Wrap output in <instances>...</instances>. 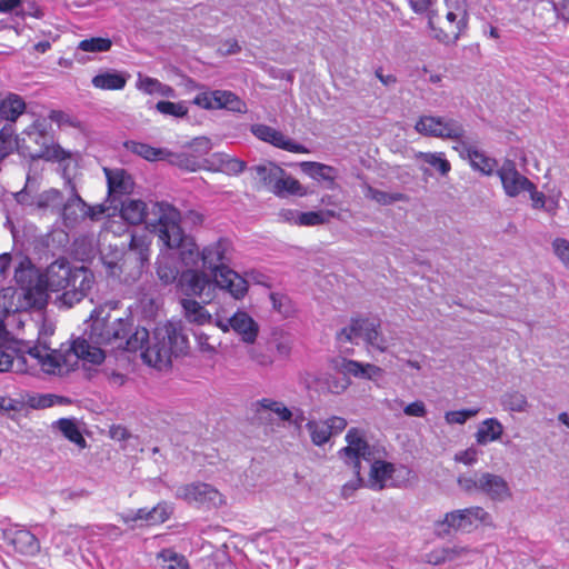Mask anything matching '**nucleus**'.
Listing matches in <instances>:
<instances>
[{
	"mask_svg": "<svg viewBox=\"0 0 569 569\" xmlns=\"http://www.w3.org/2000/svg\"><path fill=\"white\" fill-rule=\"evenodd\" d=\"M131 329V323L122 318H96L90 325L88 339L79 337L73 340L68 355L62 356L51 351L44 345H34L27 350L28 357L36 362L47 373H54L62 365H71L69 358L74 356L78 360H83L92 365H100L104 360V352L100 348L101 345H111L119 342V347L123 345V340Z\"/></svg>",
	"mask_w": 569,
	"mask_h": 569,
	"instance_id": "f257e3e1",
	"label": "nucleus"
},
{
	"mask_svg": "<svg viewBox=\"0 0 569 569\" xmlns=\"http://www.w3.org/2000/svg\"><path fill=\"white\" fill-rule=\"evenodd\" d=\"M121 217L130 224L144 223L167 248H183V259L197 254L192 238L180 226V212L166 202L147 204L142 200L128 199L121 202Z\"/></svg>",
	"mask_w": 569,
	"mask_h": 569,
	"instance_id": "f03ea898",
	"label": "nucleus"
},
{
	"mask_svg": "<svg viewBox=\"0 0 569 569\" xmlns=\"http://www.w3.org/2000/svg\"><path fill=\"white\" fill-rule=\"evenodd\" d=\"M123 343L127 351L141 350L144 363L159 370L169 368L173 358L186 355L188 350L187 336L180 326L172 322L157 327L151 338L146 328H137Z\"/></svg>",
	"mask_w": 569,
	"mask_h": 569,
	"instance_id": "7ed1b4c3",
	"label": "nucleus"
},
{
	"mask_svg": "<svg viewBox=\"0 0 569 569\" xmlns=\"http://www.w3.org/2000/svg\"><path fill=\"white\" fill-rule=\"evenodd\" d=\"M46 292H56L54 303L58 307L71 308L80 302L92 287V277L87 269L72 270L69 262L61 258L53 261L41 274Z\"/></svg>",
	"mask_w": 569,
	"mask_h": 569,
	"instance_id": "20e7f679",
	"label": "nucleus"
},
{
	"mask_svg": "<svg viewBox=\"0 0 569 569\" xmlns=\"http://www.w3.org/2000/svg\"><path fill=\"white\" fill-rule=\"evenodd\" d=\"M14 280L20 288L17 290L11 287L2 288L0 290L2 299L13 301V298L17 297L16 309L32 308L41 310L47 306L48 293L42 286L41 274H38L29 260L20 261L19 266L14 268Z\"/></svg>",
	"mask_w": 569,
	"mask_h": 569,
	"instance_id": "39448f33",
	"label": "nucleus"
},
{
	"mask_svg": "<svg viewBox=\"0 0 569 569\" xmlns=\"http://www.w3.org/2000/svg\"><path fill=\"white\" fill-rule=\"evenodd\" d=\"M18 150L31 159L62 161L70 157L69 152L54 144L53 136L47 129V124L41 121L32 123L23 131Z\"/></svg>",
	"mask_w": 569,
	"mask_h": 569,
	"instance_id": "423d86ee",
	"label": "nucleus"
},
{
	"mask_svg": "<svg viewBox=\"0 0 569 569\" xmlns=\"http://www.w3.org/2000/svg\"><path fill=\"white\" fill-rule=\"evenodd\" d=\"M457 483L465 493H480L492 502H505L512 498V490L508 481L502 476L489 471L460 475Z\"/></svg>",
	"mask_w": 569,
	"mask_h": 569,
	"instance_id": "0eeeda50",
	"label": "nucleus"
},
{
	"mask_svg": "<svg viewBox=\"0 0 569 569\" xmlns=\"http://www.w3.org/2000/svg\"><path fill=\"white\" fill-rule=\"evenodd\" d=\"M379 327L380 323L376 319H351L350 325L337 333V341L342 347L346 342L358 343L359 340H363L368 346L379 351H385L387 349V341L379 331Z\"/></svg>",
	"mask_w": 569,
	"mask_h": 569,
	"instance_id": "6e6552de",
	"label": "nucleus"
},
{
	"mask_svg": "<svg viewBox=\"0 0 569 569\" xmlns=\"http://www.w3.org/2000/svg\"><path fill=\"white\" fill-rule=\"evenodd\" d=\"M415 129L422 136L457 141L458 144L465 138L463 124L453 118L421 116L416 122Z\"/></svg>",
	"mask_w": 569,
	"mask_h": 569,
	"instance_id": "1a4fd4ad",
	"label": "nucleus"
},
{
	"mask_svg": "<svg viewBox=\"0 0 569 569\" xmlns=\"http://www.w3.org/2000/svg\"><path fill=\"white\" fill-rule=\"evenodd\" d=\"M479 525L493 527L492 516L480 506L447 512L443 521L440 523L445 528L443 533H449L451 529L470 531Z\"/></svg>",
	"mask_w": 569,
	"mask_h": 569,
	"instance_id": "9d476101",
	"label": "nucleus"
},
{
	"mask_svg": "<svg viewBox=\"0 0 569 569\" xmlns=\"http://www.w3.org/2000/svg\"><path fill=\"white\" fill-rule=\"evenodd\" d=\"M347 446L338 451L339 457L349 465L355 475L361 473V459L371 460V447L366 440L365 432L358 428H350L346 433Z\"/></svg>",
	"mask_w": 569,
	"mask_h": 569,
	"instance_id": "9b49d317",
	"label": "nucleus"
},
{
	"mask_svg": "<svg viewBox=\"0 0 569 569\" xmlns=\"http://www.w3.org/2000/svg\"><path fill=\"white\" fill-rule=\"evenodd\" d=\"M194 246H197L194 243ZM180 250L181 260L186 266H196L198 260L201 259L202 267L210 270L212 273L217 272L218 269L222 266H227V262L230 261L229 257V241L226 239H220L214 243H211L203 248L201 253L196 247L197 254L190 256L188 254L186 260L183 259V248H178Z\"/></svg>",
	"mask_w": 569,
	"mask_h": 569,
	"instance_id": "f8f14e48",
	"label": "nucleus"
},
{
	"mask_svg": "<svg viewBox=\"0 0 569 569\" xmlns=\"http://www.w3.org/2000/svg\"><path fill=\"white\" fill-rule=\"evenodd\" d=\"M177 498L189 503H197L208 508H217L223 501L222 495L211 485L204 482H192L177 488Z\"/></svg>",
	"mask_w": 569,
	"mask_h": 569,
	"instance_id": "ddd939ff",
	"label": "nucleus"
},
{
	"mask_svg": "<svg viewBox=\"0 0 569 569\" xmlns=\"http://www.w3.org/2000/svg\"><path fill=\"white\" fill-rule=\"evenodd\" d=\"M348 422L345 418L332 416L326 420H309L306 423V429L310 435L311 442L315 446L321 447L326 445L335 435L342 432Z\"/></svg>",
	"mask_w": 569,
	"mask_h": 569,
	"instance_id": "4468645a",
	"label": "nucleus"
},
{
	"mask_svg": "<svg viewBox=\"0 0 569 569\" xmlns=\"http://www.w3.org/2000/svg\"><path fill=\"white\" fill-rule=\"evenodd\" d=\"M478 140L473 136L466 134L461 142L455 147L462 158H467L475 170L482 172L486 176L492 174L497 167V161L493 158L486 156L477 149Z\"/></svg>",
	"mask_w": 569,
	"mask_h": 569,
	"instance_id": "2eb2a0df",
	"label": "nucleus"
},
{
	"mask_svg": "<svg viewBox=\"0 0 569 569\" xmlns=\"http://www.w3.org/2000/svg\"><path fill=\"white\" fill-rule=\"evenodd\" d=\"M437 13L428 12V27L431 30V37L443 44H455L468 26H461L460 17L457 13L448 11L446 14L447 28L436 26Z\"/></svg>",
	"mask_w": 569,
	"mask_h": 569,
	"instance_id": "dca6fc26",
	"label": "nucleus"
},
{
	"mask_svg": "<svg viewBox=\"0 0 569 569\" xmlns=\"http://www.w3.org/2000/svg\"><path fill=\"white\" fill-rule=\"evenodd\" d=\"M497 174L501 180L506 194L511 198L519 196L522 191H527V189L533 188V182L517 170L516 163L512 160H505L497 170Z\"/></svg>",
	"mask_w": 569,
	"mask_h": 569,
	"instance_id": "f3484780",
	"label": "nucleus"
},
{
	"mask_svg": "<svg viewBox=\"0 0 569 569\" xmlns=\"http://www.w3.org/2000/svg\"><path fill=\"white\" fill-rule=\"evenodd\" d=\"M3 540L21 555L33 556L40 550L38 538L31 531L19 526L3 530Z\"/></svg>",
	"mask_w": 569,
	"mask_h": 569,
	"instance_id": "a211bd4d",
	"label": "nucleus"
},
{
	"mask_svg": "<svg viewBox=\"0 0 569 569\" xmlns=\"http://www.w3.org/2000/svg\"><path fill=\"white\" fill-rule=\"evenodd\" d=\"M217 287L226 290L236 300L242 299L248 292V280L228 266H222L212 273Z\"/></svg>",
	"mask_w": 569,
	"mask_h": 569,
	"instance_id": "6ab92c4d",
	"label": "nucleus"
},
{
	"mask_svg": "<svg viewBox=\"0 0 569 569\" xmlns=\"http://www.w3.org/2000/svg\"><path fill=\"white\" fill-rule=\"evenodd\" d=\"M217 287L226 290L236 300L242 299L248 292V280L228 266H222L212 273Z\"/></svg>",
	"mask_w": 569,
	"mask_h": 569,
	"instance_id": "aec40b11",
	"label": "nucleus"
},
{
	"mask_svg": "<svg viewBox=\"0 0 569 569\" xmlns=\"http://www.w3.org/2000/svg\"><path fill=\"white\" fill-rule=\"evenodd\" d=\"M251 132L259 140L268 142L279 149L295 153L308 152V149L305 146L296 143L295 141L288 139L282 132L270 126L253 124L251 127Z\"/></svg>",
	"mask_w": 569,
	"mask_h": 569,
	"instance_id": "412c9836",
	"label": "nucleus"
},
{
	"mask_svg": "<svg viewBox=\"0 0 569 569\" xmlns=\"http://www.w3.org/2000/svg\"><path fill=\"white\" fill-rule=\"evenodd\" d=\"M66 186L69 189L70 196L67 201L63 200L60 216L66 224L73 223L83 213H89V204L79 196L76 184L71 179H67Z\"/></svg>",
	"mask_w": 569,
	"mask_h": 569,
	"instance_id": "4be33fe9",
	"label": "nucleus"
},
{
	"mask_svg": "<svg viewBox=\"0 0 569 569\" xmlns=\"http://www.w3.org/2000/svg\"><path fill=\"white\" fill-rule=\"evenodd\" d=\"M103 171L107 178L109 197L116 199L132 192L134 183L131 176L124 169L104 168Z\"/></svg>",
	"mask_w": 569,
	"mask_h": 569,
	"instance_id": "5701e85b",
	"label": "nucleus"
},
{
	"mask_svg": "<svg viewBox=\"0 0 569 569\" xmlns=\"http://www.w3.org/2000/svg\"><path fill=\"white\" fill-rule=\"evenodd\" d=\"M473 551L463 546H446L435 548L426 553L425 561L429 565L439 566L447 562H456L468 558Z\"/></svg>",
	"mask_w": 569,
	"mask_h": 569,
	"instance_id": "b1692460",
	"label": "nucleus"
},
{
	"mask_svg": "<svg viewBox=\"0 0 569 569\" xmlns=\"http://www.w3.org/2000/svg\"><path fill=\"white\" fill-rule=\"evenodd\" d=\"M27 108L24 99L13 92H0V121L16 123Z\"/></svg>",
	"mask_w": 569,
	"mask_h": 569,
	"instance_id": "393cba45",
	"label": "nucleus"
},
{
	"mask_svg": "<svg viewBox=\"0 0 569 569\" xmlns=\"http://www.w3.org/2000/svg\"><path fill=\"white\" fill-rule=\"evenodd\" d=\"M28 353H19L14 350L6 351L0 348V372L13 371L17 373H33L36 362L29 365Z\"/></svg>",
	"mask_w": 569,
	"mask_h": 569,
	"instance_id": "a878e982",
	"label": "nucleus"
},
{
	"mask_svg": "<svg viewBox=\"0 0 569 569\" xmlns=\"http://www.w3.org/2000/svg\"><path fill=\"white\" fill-rule=\"evenodd\" d=\"M150 244L151 239L148 233L142 232L130 234L129 248L130 251L136 254V261L138 262L132 276L133 281L141 276L144 264L149 262Z\"/></svg>",
	"mask_w": 569,
	"mask_h": 569,
	"instance_id": "bb28decb",
	"label": "nucleus"
},
{
	"mask_svg": "<svg viewBox=\"0 0 569 569\" xmlns=\"http://www.w3.org/2000/svg\"><path fill=\"white\" fill-rule=\"evenodd\" d=\"M178 284L184 295L199 297L203 295L207 288L211 287V282L204 273L191 269L180 273Z\"/></svg>",
	"mask_w": 569,
	"mask_h": 569,
	"instance_id": "cd10ccee",
	"label": "nucleus"
},
{
	"mask_svg": "<svg viewBox=\"0 0 569 569\" xmlns=\"http://www.w3.org/2000/svg\"><path fill=\"white\" fill-rule=\"evenodd\" d=\"M248 170L260 187L271 192L272 189H274L278 178L282 174V168L270 161L251 166Z\"/></svg>",
	"mask_w": 569,
	"mask_h": 569,
	"instance_id": "c85d7f7f",
	"label": "nucleus"
},
{
	"mask_svg": "<svg viewBox=\"0 0 569 569\" xmlns=\"http://www.w3.org/2000/svg\"><path fill=\"white\" fill-rule=\"evenodd\" d=\"M395 465L383 460H375L371 463L367 486L372 490H382L388 486L395 473Z\"/></svg>",
	"mask_w": 569,
	"mask_h": 569,
	"instance_id": "c756f323",
	"label": "nucleus"
},
{
	"mask_svg": "<svg viewBox=\"0 0 569 569\" xmlns=\"http://www.w3.org/2000/svg\"><path fill=\"white\" fill-rule=\"evenodd\" d=\"M232 330L241 336L243 342L253 343L259 332L258 323L244 311H237L232 317Z\"/></svg>",
	"mask_w": 569,
	"mask_h": 569,
	"instance_id": "7c9ffc66",
	"label": "nucleus"
},
{
	"mask_svg": "<svg viewBox=\"0 0 569 569\" xmlns=\"http://www.w3.org/2000/svg\"><path fill=\"white\" fill-rule=\"evenodd\" d=\"M128 74L117 70H107L98 73L91 80L94 88L101 90H121L126 87Z\"/></svg>",
	"mask_w": 569,
	"mask_h": 569,
	"instance_id": "2f4dec72",
	"label": "nucleus"
},
{
	"mask_svg": "<svg viewBox=\"0 0 569 569\" xmlns=\"http://www.w3.org/2000/svg\"><path fill=\"white\" fill-rule=\"evenodd\" d=\"M31 204L39 210L50 211L51 213L60 216L63 204V194L58 189L51 188L32 198Z\"/></svg>",
	"mask_w": 569,
	"mask_h": 569,
	"instance_id": "473e14b6",
	"label": "nucleus"
},
{
	"mask_svg": "<svg viewBox=\"0 0 569 569\" xmlns=\"http://www.w3.org/2000/svg\"><path fill=\"white\" fill-rule=\"evenodd\" d=\"M503 433V426L497 418L483 420L475 433L476 442L486 446L489 442L497 441Z\"/></svg>",
	"mask_w": 569,
	"mask_h": 569,
	"instance_id": "72a5a7b5",
	"label": "nucleus"
},
{
	"mask_svg": "<svg viewBox=\"0 0 569 569\" xmlns=\"http://www.w3.org/2000/svg\"><path fill=\"white\" fill-rule=\"evenodd\" d=\"M212 102L213 109H227L238 113L247 111L246 103L236 93L228 90H213Z\"/></svg>",
	"mask_w": 569,
	"mask_h": 569,
	"instance_id": "f704fd0d",
	"label": "nucleus"
},
{
	"mask_svg": "<svg viewBox=\"0 0 569 569\" xmlns=\"http://www.w3.org/2000/svg\"><path fill=\"white\" fill-rule=\"evenodd\" d=\"M341 369L345 373L366 379H375L382 372V370L375 365L346 359L342 360Z\"/></svg>",
	"mask_w": 569,
	"mask_h": 569,
	"instance_id": "c9c22d12",
	"label": "nucleus"
},
{
	"mask_svg": "<svg viewBox=\"0 0 569 569\" xmlns=\"http://www.w3.org/2000/svg\"><path fill=\"white\" fill-rule=\"evenodd\" d=\"M181 306L184 317L189 322L203 326L212 321L211 315L198 301L192 299H182Z\"/></svg>",
	"mask_w": 569,
	"mask_h": 569,
	"instance_id": "e433bc0d",
	"label": "nucleus"
},
{
	"mask_svg": "<svg viewBox=\"0 0 569 569\" xmlns=\"http://www.w3.org/2000/svg\"><path fill=\"white\" fill-rule=\"evenodd\" d=\"M20 140L16 137V126L10 122L0 121V160L18 149Z\"/></svg>",
	"mask_w": 569,
	"mask_h": 569,
	"instance_id": "4c0bfd02",
	"label": "nucleus"
},
{
	"mask_svg": "<svg viewBox=\"0 0 569 569\" xmlns=\"http://www.w3.org/2000/svg\"><path fill=\"white\" fill-rule=\"evenodd\" d=\"M362 192L367 199H370L380 206H389L398 201L408 200V197L405 193L381 191L368 183L362 184Z\"/></svg>",
	"mask_w": 569,
	"mask_h": 569,
	"instance_id": "58836bf2",
	"label": "nucleus"
},
{
	"mask_svg": "<svg viewBox=\"0 0 569 569\" xmlns=\"http://www.w3.org/2000/svg\"><path fill=\"white\" fill-rule=\"evenodd\" d=\"M54 426L69 441L77 445L80 449L86 448L87 441L83 438L76 419L61 418L54 422Z\"/></svg>",
	"mask_w": 569,
	"mask_h": 569,
	"instance_id": "ea45409f",
	"label": "nucleus"
},
{
	"mask_svg": "<svg viewBox=\"0 0 569 569\" xmlns=\"http://www.w3.org/2000/svg\"><path fill=\"white\" fill-rule=\"evenodd\" d=\"M500 405L505 410L518 413L528 412L530 408L527 396L518 390L505 392L500 398Z\"/></svg>",
	"mask_w": 569,
	"mask_h": 569,
	"instance_id": "a19ab883",
	"label": "nucleus"
},
{
	"mask_svg": "<svg viewBox=\"0 0 569 569\" xmlns=\"http://www.w3.org/2000/svg\"><path fill=\"white\" fill-rule=\"evenodd\" d=\"M272 193L278 197H286L288 194L305 196L306 191L297 179L288 176L282 169V174L278 178L274 189H272Z\"/></svg>",
	"mask_w": 569,
	"mask_h": 569,
	"instance_id": "79ce46f5",
	"label": "nucleus"
},
{
	"mask_svg": "<svg viewBox=\"0 0 569 569\" xmlns=\"http://www.w3.org/2000/svg\"><path fill=\"white\" fill-rule=\"evenodd\" d=\"M339 214L333 210H319L308 211L298 213V220L296 221L299 226H318L330 221L332 218H337Z\"/></svg>",
	"mask_w": 569,
	"mask_h": 569,
	"instance_id": "37998d69",
	"label": "nucleus"
},
{
	"mask_svg": "<svg viewBox=\"0 0 569 569\" xmlns=\"http://www.w3.org/2000/svg\"><path fill=\"white\" fill-rule=\"evenodd\" d=\"M157 276L163 284L173 283L179 279V270L172 259L163 257L157 261Z\"/></svg>",
	"mask_w": 569,
	"mask_h": 569,
	"instance_id": "c03bdc74",
	"label": "nucleus"
},
{
	"mask_svg": "<svg viewBox=\"0 0 569 569\" xmlns=\"http://www.w3.org/2000/svg\"><path fill=\"white\" fill-rule=\"evenodd\" d=\"M257 411L267 410L276 413L281 421H291L293 412L282 402L263 398L256 402Z\"/></svg>",
	"mask_w": 569,
	"mask_h": 569,
	"instance_id": "a18cd8bd",
	"label": "nucleus"
},
{
	"mask_svg": "<svg viewBox=\"0 0 569 569\" xmlns=\"http://www.w3.org/2000/svg\"><path fill=\"white\" fill-rule=\"evenodd\" d=\"M124 147L127 148V150L131 151L132 153H136L149 161L158 160L164 154L163 149L153 148L147 143L138 142V141H133V140L127 141L124 143Z\"/></svg>",
	"mask_w": 569,
	"mask_h": 569,
	"instance_id": "49530a36",
	"label": "nucleus"
},
{
	"mask_svg": "<svg viewBox=\"0 0 569 569\" xmlns=\"http://www.w3.org/2000/svg\"><path fill=\"white\" fill-rule=\"evenodd\" d=\"M303 170L315 179L325 180L330 183L335 181V169L330 166L319 162H305Z\"/></svg>",
	"mask_w": 569,
	"mask_h": 569,
	"instance_id": "de8ad7c7",
	"label": "nucleus"
},
{
	"mask_svg": "<svg viewBox=\"0 0 569 569\" xmlns=\"http://www.w3.org/2000/svg\"><path fill=\"white\" fill-rule=\"evenodd\" d=\"M156 110L161 114L174 118H183L188 114V107L184 101L171 102L162 100L157 102Z\"/></svg>",
	"mask_w": 569,
	"mask_h": 569,
	"instance_id": "09e8293b",
	"label": "nucleus"
},
{
	"mask_svg": "<svg viewBox=\"0 0 569 569\" xmlns=\"http://www.w3.org/2000/svg\"><path fill=\"white\" fill-rule=\"evenodd\" d=\"M112 42L109 38L94 37L81 40L78 44V50L84 52H106L109 51Z\"/></svg>",
	"mask_w": 569,
	"mask_h": 569,
	"instance_id": "8fccbe9b",
	"label": "nucleus"
},
{
	"mask_svg": "<svg viewBox=\"0 0 569 569\" xmlns=\"http://www.w3.org/2000/svg\"><path fill=\"white\" fill-rule=\"evenodd\" d=\"M160 558L167 563L168 569H189V565L184 556L174 552L171 549H164L160 552Z\"/></svg>",
	"mask_w": 569,
	"mask_h": 569,
	"instance_id": "3c124183",
	"label": "nucleus"
},
{
	"mask_svg": "<svg viewBox=\"0 0 569 569\" xmlns=\"http://www.w3.org/2000/svg\"><path fill=\"white\" fill-rule=\"evenodd\" d=\"M221 170L228 174H239L246 169V162L228 154H219Z\"/></svg>",
	"mask_w": 569,
	"mask_h": 569,
	"instance_id": "603ef678",
	"label": "nucleus"
},
{
	"mask_svg": "<svg viewBox=\"0 0 569 569\" xmlns=\"http://www.w3.org/2000/svg\"><path fill=\"white\" fill-rule=\"evenodd\" d=\"M479 409L453 410L445 413V420L448 425H463L468 419L477 416Z\"/></svg>",
	"mask_w": 569,
	"mask_h": 569,
	"instance_id": "864d4df0",
	"label": "nucleus"
},
{
	"mask_svg": "<svg viewBox=\"0 0 569 569\" xmlns=\"http://www.w3.org/2000/svg\"><path fill=\"white\" fill-rule=\"evenodd\" d=\"M448 11L455 12L460 17L461 26H468L469 12L467 0H446Z\"/></svg>",
	"mask_w": 569,
	"mask_h": 569,
	"instance_id": "5fc2aeb1",
	"label": "nucleus"
},
{
	"mask_svg": "<svg viewBox=\"0 0 569 569\" xmlns=\"http://www.w3.org/2000/svg\"><path fill=\"white\" fill-rule=\"evenodd\" d=\"M170 516V510L167 505L159 503L147 511L146 522L149 525L162 523Z\"/></svg>",
	"mask_w": 569,
	"mask_h": 569,
	"instance_id": "6e6d98bb",
	"label": "nucleus"
},
{
	"mask_svg": "<svg viewBox=\"0 0 569 569\" xmlns=\"http://www.w3.org/2000/svg\"><path fill=\"white\" fill-rule=\"evenodd\" d=\"M551 246L556 257L569 270V240L565 238H556Z\"/></svg>",
	"mask_w": 569,
	"mask_h": 569,
	"instance_id": "4d7b16f0",
	"label": "nucleus"
},
{
	"mask_svg": "<svg viewBox=\"0 0 569 569\" xmlns=\"http://www.w3.org/2000/svg\"><path fill=\"white\" fill-rule=\"evenodd\" d=\"M423 160L441 174H447L451 169L450 162L443 158L442 153H425Z\"/></svg>",
	"mask_w": 569,
	"mask_h": 569,
	"instance_id": "13d9d810",
	"label": "nucleus"
},
{
	"mask_svg": "<svg viewBox=\"0 0 569 569\" xmlns=\"http://www.w3.org/2000/svg\"><path fill=\"white\" fill-rule=\"evenodd\" d=\"M49 118L59 127L78 128L80 126V122L77 119L72 118L70 114L63 111L53 110L50 112Z\"/></svg>",
	"mask_w": 569,
	"mask_h": 569,
	"instance_id": "bf43d9fd",
	"label": "nucleus"
},
{
	"mask_svg": "<svg viewBox=\"0 0 569 569\" xmlns=\"http://www.w3.org/2000/svg\"><path fill=\"white\" fill-rule=\"evenodd\" d=\"M13 310H17L13 301L2 299V296L0 295V341L4 338L6 335L3 319Z\"/></svg>",
	"mask_w": 569,
	"mask_h": 569,
	"instance_id": "052dcab7",
	"label": "nucleus"
},
{
	"mask_svg": "<svg viewBox=\"0 0 569 569\" xmlns=\"http://www.w3.org/2000/svg\"><path fill=\"white\" fill-rule=\"evenodd\" d=\"M249 356L252 361L261 367H269L273 363L272 357L260 348H251L249 350Z\"/></svg>",
	"mask_w": 569,
	"mask_h": 569,
	"instance_id": "680f3d73",
	"label": "nucleus"
},
{
	"mask_svg": "<svg viewBox=\"0 0 569 569\" xmlns=\"http://www.w3.org/2000/svg\"><path fill=\"white\" fill-rule=\"evenodd\" d=\"M194 337H196V340H197L200 351L207 352L210 355L216 353V346H214V343H212L210 341L211 338L209 335L199 330V331L194 332Z\"/></svg>",
	"mask_w": 569,
	"mask_h": 569,
	"instance_id": "e2e57ef3",
	"label": "nucleus"
},
{
	"mask_svg": "<svg viewBox=\"0 0 569 569\" xmlns=\"http://www.w3.org/2000/svg\"><path fill=\"white\" fill-rule=\"evenodd\" d=\"M455 460L466 466H472L478 460V450L470 447L466 450L459 451L455 455Z\"/></svg>",
	"mask_w": 569,
	"mask_h": 569,
	"instance_id": "0e129e2a",
	"label": "nucleus"
},
{
	"mask_svg": "<svg viewBox=\"0 0 569 569\" xmlns=\"http://www.w3.org/2000/svg\"><path fill=\"white\" fill-rule=\"evenodd\" d=\"M403 413L409 417L423 418L427 415V408L423 401L417 400L405 406Z\"/></svg>",
	"mask_w": 569,
	"mask_h": 569,
	"instance_id": "69168bd1",
	"label": "nucleus"
},
{
	"mask_svg": "<svg viewBox=\"0 0 569 569\" xmlns=\"http://www.w3.org/2000/svg\"><path fill=\"white\" fill-rule=\"evenodd\" d=\"M159 83L160 81L154 78L140 77L137 87L139 90L143 91L147 94H154L158 93Z\"/></svg>",
	"mask_w": 569,
	"mask_h": 569,
	"instance_id": "338daca9",
	"label": "nucleus"
},
{
	"mask_svg": "<svg viewBox=\"0 0 569 569\" xmlns=\"http://www.w3.org/2000/svg\"><path fill=\"white\" fill-rule=\"evenodd\" d=\"M557 18L569 22V0H549Z\"/></svg>",
	"mask_w": 569,
	"mask_h": 569,
	"instance_id": "774afa93",
	"label": "nucleus"
}]
</instances>
